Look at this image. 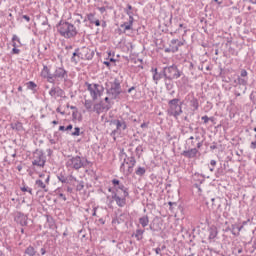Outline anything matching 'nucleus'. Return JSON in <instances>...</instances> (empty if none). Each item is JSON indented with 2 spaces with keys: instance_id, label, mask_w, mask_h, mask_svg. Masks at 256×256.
Masks as SVG:
<instances>
[{
  "instance_id": "f257e3e1",
  "label": "nucleus",
  "mask_w": 256,
  "mask_h": 256,
  "mask_svg": "<svg viewBox=\"0 0 256 256\" xmlns=\"http://www.w3.org/2000/svg\"><path fill=\"white\" fill-rule=\"evenodd\" d=\"M122 93L123 89L121 88V80H119V78H115L113 81L106 83V94L110 99L119 101Z\"/></svg>"
},
{
  "instance_id": "f03ea898",
  "label": "nucleus",
  "mask_w": 256,
  "mask_h": 256,
  "mask_svg": "<svg viewBox=\"0 0 256 256\" xmlns=\"http://www.w3.org/2000/svg\"><path fill=\"white\" fill-rule=\"evenodd\" d=\"M58 33L65 39H71L73 37L77 36V28L75 25L69 23V22H63L61 21L58 26Z\"/></svg>"
},
{
  "instance_id": "7ed1b4c3",
  "label": "nucleus",
  "mask_w": 256,
  "mask_h": 256,
  "mask_svg": "<svg viewBox=\"0 0 256 256\" xmlns=\"http://www.w3.org/2000/svg\"><path fill=\"white\" fill-rule=\"evenodd\" d=\"M167 114L169 117H174V119H179L183 114V102L179 104V98H174L168 102Z\"/></svg>"
},
{
  "instance_id": "20e7f679",
  "label": "nucleus",
  "mask_w": 256,
  "mask_h": 256,
  "mask_svg": "<svg viewBox=\"0 0 256 256\" xmlns=\"http://www.w3.org/2000/svg\"><path fill=\"white\" fill-rule=\"evenodd\" d=\"M181 75H183V72H181L180 69L177 68V65L175 64L163 68V76L167 81L179 79Z\"/></svg>"
},
{
  "instance_id": "39448f33",
  "label": "nucleus",
  "mask_w": 256,
  "mask_h": 256,
  "mask_svg": "<svg viewBox=\"0 0 256 256\" xmlns=\"http://www.w3.org/2000/svg\"><path fill=\"white\" fill-rule=\"evenodd\" d=\"M88 163L89 161H87V159L81 158L80 156H74L66 161V167L68 169H75L76 171H79V169L87 167Z\"/></svg>"
},
{
  "instance_id": "423d86ee",
  "label": "nucleus",
  "mask_w": 256,
  "mask_h": 256,
  "mask_svg": "<svg viewBox=\"0 0 256 256\" xmlns=\"http://www.w3.org/2000/svg\"><path fill=\"white\" fill-rule=\"evenodd\" d=\"M137 160L135 156H130L124 159V162L120 166L121 173H126V175H131L133 173V167H135Z\"/></svg>"
},
{
  "instance_id": "0eeeda50",
  "label": "nucleus",
  "mask_w": 256,
  "mask_h": 256,
  "mask_svg": "<svg viewBox=\"0 0 256 256\" xmlns=\"http://www.w3.org/2000/svg\"><path fill=\"white\" fill-rule=\"evenodd\" d=\"M85 86L87 87V91H89L90 97H92L93 101H97V98L103 95V86L99 84H91L89 82H86Z\"/></svg>"
},
{
  "instance_id": "6e6552de",
  "label": "nucleus",
  "mask_w": 256,
  "mask_h": 256,
  "mask_svg": "<svg viewBox=\"0 0 256 256\" xmlns=\"http://www.w3.org/2000/svg\"><path fill=\"white\" fill-rule=\"evenodd\" d=\"M68 77L67 70L63 67H58L55 69L54 73H52L51 83H55V81H67Z\"/></svg>"
},
{
  "instance_id": "1a4fd4ad",
  "label": "nucleus",
  "mask_w": 256,
  "mask_h": 256,
  "mask_svg": "<svg viewBox=\"0 0 256 256\" xmlns=\"http://www.w3.org/2000/svg\"><path fill=\"white\" fill-rule=\"evenodd\" d=\"M113 125H115L116 129L111 132V137L115 140L116 135H121L125 129H127V122L124 120H113Z\"/></svg>"
},
{
  "instance_id": "9d476101",
  "label": "nucleus",
  "mask_w": 256,
  "mask_h": 256,
  "mask_svg": "<svg viewBox=\"0 0 256 256\" xmlns=\"http://www.w3.org/2000/svg\"><path fill=\"white\" fill-rule=\"evenodd\" d=\"M108 191L109 193H112V199L115 200L118 207H125V205H127V197H125V194L120 197L117 192L113 191V189L109 188Z\"/></svg>"
},
{
  "instance_id": "9b49d317",
  "label": "nucleus",
  "mask_w": 256,
  "mask_h": 256,
  "mask_svg": "<svg viewBox=\"0 0 256 256\" xmlns=\"http://www.w3.org/2000/svg\"><path fill=\"white\" fill-rule=\"evenodd\" d=\"M112 185H114V189H115L114 191L116 193H118L120 190L121 192H123L124 197H129V189L125 187V185L121 183V181H119L118 179H113Z\"/></svg>"
},
{
  "instance_id": "f8f14e48",
  "label": "nucleus",
  "mask_w": 256,
  "mask_h": 256,
  "mask_svg": "<svg viewBox=\"0 0 256 256\" xmlns=\"http://www.w3.org/2000/svg\"><path fill=\"white\" fill-rule=\"evenodd\" d=\"M248 75L249 73L247 72V70L242 69L240 71V75L235 80V83H237V85H242L243 87H247V84L249 83Z\"/></svg>"
},
{
  "instance_id": "ddd939ff",
  "label": "nucleus",
  "mask_w": 256,
  "mask_h": 256,
  "mask_svg": "<svg viewBox=\"0 0 256 256\" xmlns=\"http://www.w3.org/2000/svg\"><path fill=\"white\" fill-rule=\"evenodd\" d=\"M32 164L37 167H45V156L42 153H36Z\"/></svg>"
},
{
  "instance_id": "4468645a",
  "label": "nucleus",
  "mask_w": 256,
  "mask_h": 256,
  "mask_svg": "<svg viewBox=\"0 0 256 256\" xmlns=\"http://www.w3.org/2000/svg\"><path fill=\"white\" fill-rule=\"evenodd\" d=\"M41 77L44 79H47L48 83H53V73H51V70L47 65L43 66V69L41 71Z\"/></svg>"
},
{
  "instance_id": "2eb2a0df",
  "label": "nucleus",
  "mask_w": 256,
  "mask_h": 256,
  "mask_svg": "<svg viewBox=\"0 0 256 256\" xmlns=\"http://www.w3.org/2000/svg\"><path fill=\"white\" fill-rule=\"evenodd\" d=\"M28 217L27 215L21 213V212H17L16 217H15V221L17 223H19V225H21L22 227H27L28 224Z\"/></svg>"
},
{
  "instance_id": "dca6fc26",
  "label": "nucleus",
  "mask_w": 256,
  "mask_h": 256,
  "mask_svg": "<svg viewBox=\"0 0 256 256\" xmlns=\"http://www.w3.org/2000/svg\"><path fill=\"white\" fill-rule=\"evenodd\" d=\"M80 55L84 56L87 61H91L95 57V52L87 47H83Z\"/></svg>"
},
{
  "instance_id": "f3484780",
  "label": "nucleus",
  "mask_w": 256,
  "mask_h": 256,
  "mask_svg": "<svg viewBox=\"0 0 256 256\" xmlns=\"http://www.w3.org/2000/svg\"><path fill=\"white\" fill-rule=\"evenodd\" d=\"M65 95V91L60 87H52L49 91L50 97H63Z\"/></svg>"
},
{
  "instance_id": "a211bd4d",
  "label": "nucleus",
  "mask_w": 256,
  "mask_h": 256,
  "mask_svg": "<svg viewBox=\"0 0 256 256\" xmlns=\"http://www.w3.org/2000/svg\"><path fill=\"white\" fill-rule=\"evenodd\" d=\"M197 153H199V150H197V148H192L190 150L183 151L182 155L187 157V159H194V157H197Z\"/></svg>"
},
{
  "instance_id": "6ab92c4d",
  "label": "nucleus",
  "mask_w": 256,
  "mask_h": 256,
  "mask_svg": "<svg viewBox=\"0 0 256 256\" xmlns=\"http://www.w3.org/2000/svg\"><path fill=\"white\" fill-rule=\"evenodd\" d=\"M170 43L172 45V53H177V51H179V47H183L184 45V43L179 41V39H172Z\"/></svg>"
},
{
  "instance_id": "aec40b11",
  "label": "nucleus",
  "mask_w": 256,
  "mask_h": 256,
  "mask_svg": "<svg viewBox=\"0 0 256 256\" xmlns=\"http://www.w3.org/2000/svg\"><path fill=\"white\" fill-rule=\"evenodd\" d=\"M87 20L93 25H96V27H101V21L99 19L95 18L94 13L87 14Z\"/></svg>"
},
{
  "instance_id": "412c9836",
  "label": "nucleus",
  "mask_w": 256,
  "mask_h": 256,
  "mask_svg": "<svg viewBox=\"0 0 256 256\" xmlns=\"http://www.w3.org/2000/svg\"><path fill=\"white\" fill-rule=\"evenodd\" d=\"M81 61V53H79V49H76L71 57V63H74V65H77Z\"/></svg>"
},
{
  "instance_id": "4be33fe9",
  "label": "nucleus",
  "mask_w": 256,
  "mask_h": 256,
  "mask_svg": "<svg viewBox=\"0 0 256 256\" xmlns=\"http://www.w3.org/2000/svg\"><path fill=\"white\" fill-rule=\"evenodd\" d=\"M133 21L135 20L131 18L130 20H128V22L121 24L120 25L121 29H124V31H131L133 27Z\"/></svg>"
},
{
  "instance_id": "5701e85b",
  "label": "nucleus",
  "mask_w": 256,
  "mask_h": 256,
  "mask_svg": "<svg viewBox=\"0 0 256 256\" xmlns=\"http://www.w3.org/2000/svg\"><path fill=\"white\" fill-rule=\"evenodd\" d=\"M104 107L105 106L101 105V103H96L93 106L92 113H97V115H100L101 112L103 111V109H107V108H104Z\"/></svg>"
},
{
  "instance_id": "b1692460",
  "label": "nucleus",
  "mask_w": 256,
  "mask_h": 256,
  "mask_svg": "<svg viewBox=\"0 0 256 256\" xmlns=\"http://www.w3.org/2000/svg\"><path fill=\"white\" fill-rule=\"evenodd\" d=\"M84 107L88 111V113H93V100H85Z\"/></svg>"
},
{
  "instance_id": "393cba45",
  "label": "nucleus",
  "mask_w": 256,
  "mask_h": 256,
  "mask_svg": "<svg viewBox=\"0 0 256 256\" xmlns=\"http://www.w3.org/2000/svg\"><path fill=\"white\" fill-rule=\"evenodd\" d=\"M218 233H219V232L217 231V229H216L215 227L210 228V229H209V236H208V239H209L210 241L215 240V238L217 237Z\"/></svg>"
},
{
  "instance_id": "a878e982",
  "label": "nucleus",
  "mask_w": 256,
  "mask_h": 256,
  "mask_svg": "<svg viewBox=\"0 0 256 256\" xmlns=\"http://www.w3.org/2000/svg\"><path fill=\"white\" fill-rule=\"evenodd\" d=\"M105 103H107L106 106H104V109H106V111H109V109H111V107H113V102L112 101H117V99H111L109 96L104 98Z\"/></svg>"
},
{
  "instance_id": "bb28decb",
  "label": "nucleus",
  "mask_w": 256,
  "mask_h": 256,
  "mask_svg": "<svg viewBox=\"0 0 256 256\" xmlns=\"http://www.w3.org/2000/svg\"><path fill=\"white\" fill-rule=\"evenodd\" d=\"M139 223L142 227H147L149 225V216H142L139 218Z\"/></svg>"
},
{
  "instance_id": "cd10ccee",
  "label": "nucleus",
  "mask_w": 256,
  "mask_h": 256,
  "mask_svg": "<svg viewBox=\"0 0 256 256\" xmlns=\"http://www.w3.org/2000/svg\"><path fill=\"white\" fill-rule=\"evenodd\" d=\"M144 233H145V230L137 229L136 233L134 234V237H136L137 241H141L143 239V234Z\"/></svg>"
},
{
  "instance_id": "c85d7f7f",
  "label": "nucleus",
  "mask_w": 256,
  "mask_h": 256,
  "mask_svg": "<svg viewBox=\"0 0 256 256\" xmlns=\"http://www.w3.org/2000/svg\"><path fill=\"white\" fill-rule=\"evenodd\" d=\"M36 185L39 187V189H43V191L47 192V183H45L43 180H36Z\"/></svg>"
},
{
  "instance_id": "c756f323",
  "label": "nucleus",
  "mask_w": 256,
  "mask_h": 256,
  "mask_svg": "<svg viewBox=\"0 0 256 256\" xmlns=\"http://www.w3.org/2000/svg\"><path fill=\"white\" fill-rule=\"evenodd\" d=\"M190 105L193 107L194 111H197V109H199V100H197V98H193L190 101Z\"/></svg>"
},
{
  "instance_id": "7c9ffc66",
  "label": "nucleus",
  "mask_w": 256,
  "mask_h": 256,
  "mask_svg": "<svg viewBox=\"0 0 256 256\" xmlns=\"http://www.w3.org/2000/svg\"><path fill=\"white\" fill-rule=\"evenodd\" d=\"M40 180L44 181V183H46V185H49V181L51 179V176L49 174H40L39 175Z\"/></svg>"
},
{
  "instance_id": "2f4dec72",
  "label": "nucleus",
  "mask_w": 256,
  "mask_h": 256,
  "mask_svg": "<svg viewBox=\"0 0 256 256\" xmlns=\"http://www.w3.org/2000/svg\"><path fill=\"white\" fill-rule=\"evenodd\" d=\"M35 254H36V252H35V248H33V246H29L28 248H26L25 255L35 256Z\"/></svg>"
},
{
  "instance_id": "473e14b6",
  "label": "nucleus",
  "mask_w": 256,
  "mask_h": 256,
  "mask_svg": "<svg viewBox=\"0 0 256 256\" xmlns=\"http://www.w3.org/2000/svg\"><path fill=\"white\" fill-rule=\"evenodd\" d=\"M147 172V170L145 169V167H138L137 170L135 171L136 175H138V177H143V175Z\"/></svg>"
},
{
  "instance_id": "72a5a7b5",
  "label": "nucleus",
  "mask_w": 256,
  "mask_h": 256,
  "mask_svg": "<svg viewBox=\"0 0 256 256\" xmlns=\"http://www.w3.org/2000/svg\"><path fill=\"white\" fill-rule=\"evenodd\" d=\"M12 129L15 131H23V124L21 122H16L12 125Z\"/></svg>"
},
{
  "instance_id": "f704fd0d",
  "label": "nucleus",
  "mask_w": 256,
  "mask_h": 256,
  "mask_svg": "<svg viewBox=\"0 0 256 256\" xmlns=\"http://www.w3.org/2000/svg\"><path fill=\"white\" fill-rule=\"evenodd\" d=\"M161 79H163V74H161V73L153 74V81H155L156 85H157V83H159V81H161Z\"/></svg>"
},
{
  "instance_id": "c9c22d12",
  "label": "nucleus",
  "mask_w": 256,
  "mask_h": 256,
  "mask_svg": "<svg viewBox=\"0 0 256 256\" xmlns=\"http://www.w3.org/2000/svg\"><path fill=\"white\" fill-rule=\"evenodd\" d=\"M228 231H231L232 235H235V237L239 236V232L237 231V225L233 224L231 228L227 229Z\"/></svg>"
},
{
  "instance_id": "e433bc0d",
  "label": "nucleus",
  "mask_w": 256,
  "mask_h": 256,
  "mask_svg": "<svg viewBox=\"0 0 256 256\" xmlns=\"http://www.w3.org/2000/svg\"><path fill=\"white\" fill-rule=\"evenodd\" d=\"M212 207H221L220 199L219 198H212L211 199Z\"/></svg>"
},
{
  "instance_id": "4c0bfd02",
  "label": "nucleus",
  "mask_w": 256,
  "mask_h": 256,
  "mask_svg": "<svg viewBox=\"0 0 256 256\" xmlns=\"http://www.w3.org/2000/svg\"><path fill=\"white\" fill-rule=\"evenodd\" d=\"M57 179L61 182V183H69V179H67V177H65V175L63 174H59L57 176Z\"/></svg>"
},
{
  "instance_id": "58836bf2",
  "label": "nucleus",
  "mask_w": 256,
  "mask_h": 256,
  "mask_svg": "<svg viewBox=\"0 0 256 256\" xmlns=\"http://www.w3.org/2000/svg\"><path fill=\"white\" fill-rule=\"evenodd\" d=\"M27 88L31 91H35V89H37V84H35V82L33 81H30L27 83Z\"/></svg>"
},
{
  "instance_id": "ea45409f",
  "label": "nucleus",
  "mask_w": 256,
  "mask_h": 256,
  "mask_svg": "<svg viewBox=\"0 0 256 256\" xmlns=\"http://www.w3.org/2000/svg\"><path fill=\"white\" fill-rule=\"evenodd\" d=\"M78 185L76 186L77 191H83L85 189V183L83 181H77Z\"/></svg>"
},
{
  "instance_id": "a19ab883",
  "label": "nucleus",
  "mask_w": 256,
  "mask_h": 256,
  "mask_svg": "<svg viewBox=\"0 0 256 256\" xmlns=\"http://www.w3.org/2000/svg\"><path fill=\"white\" fill-rule=\"evenodd\" d=\"M81 135V128L80 127H75L74 132H72L73 137H79Z\"/></svg>"
},
{
  "instance_id": "79ce46f5",
  "label": "nucleus",
  "mask_w": 256,
  "mask_h": 256,
  "mask_svg": "<svg viewBox=\"0 0 256 256\" xmlns=\"http://www.w3.org/2000/svg\"><path fill=\"white\" fill-rule=\"evenodd\" d=\"M21 191H23L24 193L27 192V193H30V195H33V189L29 188V187H22L21 188Z\"/></svg>"
},
{
  "instance_id": "37998d69",
  "label": "nucleus",
  "mask_w": 256,
  "mask_h": 256,
  "mask_svg": "<svg viewBox=\"0 0 256 256\" xmlns=\"http://www.w3.org/2000/svg\"><path fill=\"white\" fill-rule=\"evenodd\" d=\"M202 121H204L205 124L209 123V121H213V118H208L207 115L202 116Z\"/></svg>"
},
{
  "instance_id": "c03bdc74",
  "label": "nucleus",
  "mask_w": 256,
  "mask_h": 256,
  "mask_svg": "<svg viewBox=\"0 0 256 256\" xmlns=\"http://www.w3.org/2000/svg\"><path fill=\"white\" fill-rule=\"evenodd\" d=\"M165 85H166L167 91H171V89H173V83L172 82H166Z\"/></svg>"
},
{
  "instance_id": "a18cd8bd",
  "label": "nucleus",
  "mask_w": 256,
  "mask_h": 256,
  "mask_svg": "<svg viewBox=\"0 0 256 256\" xmlns=\"http://www.w3.org/2000/svg\"><path fill=\"white\" fill-rule=\"evenodd\" d=\"M125 13L129 16V21H131V19H134L133 18V13L131 10H125Z\"/></svg>"
},
{
  "instance_id": "49530a36",
  "label": "nucleus",
  "mask_w": 256,
  "mask_h": 256,
  "mask_svg": "<svg viewBox=\"0 0 256 256\" xmlns=\"http://www.w3.org/2000/svg\"><path fill=\"white\" fill-rule=\"evenodd\" d=\"M12 41H16L17 43H19V45H21V39L19 37H17V35H13L12 37Z\"/></svg>"
},
{
  "instance_id": "de8ad7c7",
  "label": "nucleus",
  "mask_w": 256,
  "mask_h": 256,
  "mask_svg": "<svg viewBox=\"0 0 256 256\" xmlns=\"http://www.w3.org/2000/svg\"><path fill=\"white\" fill-rule=\"evenodd\" d=\"M11 53H12V55H19V53H21V50H19L17 48H13Z\"/></svg>"
},
{
  "instance_id": "09e8293b",
  "label": "nucleus",
  "mask_w": 256,
  "mask_h": 256,
  "mask_svg": "<svg viewBox=\"0 0 256 256\" xmlns=\"http://www.w3.org/2000/svg\"><path fill=\"white\" fill-rule=\"evenodd\" d=\"M173 52V45L170 44V48L165 49V53H171Z\"/></svg>"
},
{
  "instance_id": "8fccbe9b",
  "label": "nucleus",
  "mask_w": 256,
  "mask_h": 256,
  "mask_svg": "<svg viewBox=\"0 0 256 256\" xmlns=\"http://www.w3.org/2000/svg\"><path fill=\"white\" fill-rule=\"evenodd\" d=\"M59 197H60V199H63V201H67V197L65 196V194L60 193Z\"/></svg>"
},
{
  "instance_id": "3c124183",
  "label": "nucleus",
  "mask_w": 256,
  "mask_h": 256,
  "mask_svg": "<svg viewBox=\"0 0 256 256\" xmlns=\"http://www.w3.org/2000/svg\"><path fill=\"white\" fill-rule=\"evenodd\" d=\"M250 148L251 149H256V141L251 142Z\"/></svg>"
},
{
  "instance_id": "603ef678",
  "label": "nucleus",
  "mask_w": 256,
  "mask_h": 256,
  "mask_svg": "<svg viewBox=\"0 0 256 256\" xmlns=\"http://www.w3.org/2000/svg\"><path fill=\"white\" fill-rule=\"evenodd\" d=\"M93 217H97V207L93 208V213H92Z\"/></svg>"
},
{
  "instance_id": "864d4df0",
  "label": "nucleus",
  "mask_w": 256,
  "mask_h": 256,
  "mask_svg": "<svg viewBox=\"0 0 256 256\" xmlns=\"http://www.w3.org/2000/svg\"><path fill=\"white\" fill-rule=\"evenodd\" d=\"M24 19H25V21H27V22H30L31 21V18L28 16V15H23L22 16Z\"/></svg>"
},
{
  "instance_id": "5fc2aeb1",
  "label": "nucleus",
  "mask_w": 256,
  "mask_h": 256,
  "mask_svg": "<svg viewBox=\"0 0 256 256\" xmlns=\"http://www.w3.org/2000/svg\"><path fill=\"white\" fill-rule=\"evenodd\" d=\"M12 47H13V49H17L19 47V45H17V42L12 41Z\"/></svg>"
},
{
  "instance_id": "6e6d98bb",
  "label": "nucleus",
  "mask_w": 256,
  "mask_h": 256,
  "mask_svg": "<svg viewBox=\"0 0 256 256\" xmlns=\"http://www.w3.org/2000/svg\"><path fill=\"white\" fill-rule=\"evenodd\" d=\"M155 253H156V255H161V248H156L155 249Z\"/></svg>"
},
{
  "instance_id": "4d7b16f0",
  "label": "nucleus",
  "mask_w": 256,
  "mask_h": 256,
  "mask_svg": "<svg viewBox=\"0 0 256 256\" xmlns=\"http://www.w3.org/2000/svg\"><path fill=\"white\" fill-rule=\"evenodd\" d=\"M210 165H211L212 167H215V165H217V161L211 160V161H210Z\"/></svg>"
},
{
  "instance_id": "13d9d810",
  "label": "nucleus",
  "mask_w": 256,
  "mask_h": 256,
  "mask_svg": "<svg viewBox=\"0 0 256 256\" xmlns=\"http://www.w3.org/2000/svg\"><path fill=\"white\" fill-rule=\"evenodd\" d=\"M243 229V225H241V226H237V232H238V235H239V233H241V230Z\"/></svg>"
},
{
  "instance_id": "bf43d9fd",
  "label": "nucleus",
  "mask_w": 256,
  "mask_h": 256,
  "mask_svg": "<svg viewBox=\"0 0 256 256\" xmlns=\"http://www.w3.org/2000/svg\"><path fill=\"white\" fill-rule=\"evenodd\" d=\"M73 129V124H70L66 127V131H71Z\"/></svg>"
},
{
  "instance_id": "052dcab7",
  "label": "nucleus",
  "mask_w": 256,
  "mask_h": 256,
  "mask_svg": "<svg viewBox=\"0 0 256 256\" xmlns=\"http://www.w3.org/2000/svg\"><path fill=\"white\" fill-rule=\"evenodd\" d=\"M98 10L100 11V13H105V11H106L105 7H100V8H98Z\"/></svg>"
},
{
  "instance_id": "680f3d73",
  "label": "nucleus",
  "mask_w": 256,
  "mask_h": 256,
  "mask_svg": "<svg viewBox=\"0 0 256 256\" xmlns=\"http://www.w3.org/2000/svg\"><path fill=\"white\" fill-rule=\"evenodd\" d=\"M104 65H106V67H111V62L110 61H104Z\"/></svg>"
},
{
  "instance_id": "e2e57ef3",
  "label": "nucleus",
  "mask_w": 256,
  "mask_h": 256,
  "mask_svg": "<svg viewBox=\"0 0 256 256\" xmlns=\"http://www.w3.org/2000/svg\"><path fill=\"white\" fill-rule=\"evenodd\" d=\"M139 151H143V147L138 146V147L136 148V153H139Z\"/></svg>"
},
{
  "instance_id": "0e129e2a",
  "label": "nucleus",
  "mask_w": 256,
  "mask_h": 256,
  "mask_svg": "<svg viewBox=\"0 0 256 256\" xmlns=\"http://www.w3.org/2000/svg\"><path fill=\"white\" fill-rule=\"evenodd\" d=\"M40 253H41V255H45V253H47V251L45 250V248H41Z\"/></svg>"
},
{
  "instance_id": "69168bd1",
  "label": "nucleus",
  "mask_w": 256,
  "mask_h": 256,
  "mask_svg": "<svg viewBox=\"0 0 256 256\" xmlns=\"http://www.w3.org/2000/svg\"><path fill=\"white\" fill-rule=\"evenodd\" d=\"M147 127H148V124H147V123H142V124H141V128H142V129H145V128H147Z\"/></svg>"
},
{
  "instance_id": "338daca9",
  "label": "nucleus",
  "mask_w": 256,
  "mask_h": 256,
  "mask_svg": "<svg viewBox=\"0 0 256 256\" xmlns=\"http://www.w3.org/2000/svg\"><path fill=\"white\" fill-rule=\"evenodd\" d=\"M132 91H135V86H132L130 89H128V93H131Z\"/></svg>"
},
{
  "instance_id": "774afa93",
  "label": "nucleus",
  "mask_w": 256,
  "mask_h": 256,
  "mask_svg": "<svg viewBox=\"0 0 256 256\" xmlns=\"http://www.w3.org/2000/svg\"><path fill=\"white\" fill-rule=\"evenodd\" d=\"M59 131H66L65 126H60V127H59Z\"/></svg>"
}]
</instances>
